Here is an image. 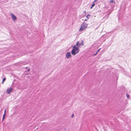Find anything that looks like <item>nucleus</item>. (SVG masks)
Listing matches in <instances>:
<instances>
[{
	"mask_svg": "<svg viewBox=\"0 0 131 131\" xmlns=\"http://www.w3.org/2000/svg\"><path fill=\"white\" fill-rule=\"evenodd\" d=\"M80 51V49L78 47H77L76 46H74L71 52L73 55H75L78 53Z\"/></svg>",
	"mask_w": 131,
	"mask_h": 131,
	"instance_id": "f257e3e1",
	"label": "nucleus"
},
{
	"mask_svg": "<svg viewBox=\"0 0 131 131\" xmlns=\"http://www.w3.org/2000/svg\"><path fill=\"white\" fill-rule=\"evenodd\" d=\"M88 24L85 22H84L81 25L79 30V31H82L87 28Z\"/></svg>",
	"mask_w": 131,
	"mask_h": 131,
	"instance_id": "f03ea898",
	"label": "nucleus"
},
{
	"mask_svg": "<svg viewBox=\"0 0 131 131\" xmlns=\"http://www.w3.org/2000/svg\"><path fill=\"white\" fill-rule=\"evenodd\" d=\"M84 44L83 43V40H82L81 41V43H79V41H78L75 46H76L77 47H78L79 48V47H80L81 46H83Z\"/></svg>",
	"mask_w": 131,
	"mask_h": 131,
	"instance_id": "7ed1b4c3",
	"label": "nucleus"
},
{
	"mask_svg": "<svg viewBox=\"0 0 131 131\" xmlns=\"http://www.w3.org/2000/svg\"><path fill=\"white\" fill-rule=\"evenodd\" d=\"M66 57L67 59H69L71 57V55L70 52H67L66 55Z\"/></svg>",
	"mask_w": 131,
	"mask_h": 131,
	"instance_id": "20e7f679",
	"label": "nucleus"
},
{
	"mask_svg": "<svg viewBox=\"0 0 131 131\" xmlns=\"http://www.w3.org/2000/svg\"><path fill=\"white\" fill-rule=\"evenodd\" d=\"M13 89L12 88H10L7 89L6 92L8 94H9L13 90Z\"/></svg>",
	"mask_w": 131,
	"mask_h": 131,
	"instance_id": "39448f33",
	"label": "nucleus"
},
{
	"mask_svg": "<svg viewBox=\"0 0 131 131\" xmlns=\"http://www.w3.org/2000/svg\"><path fill=\"white\" fill-rule=\"evenodd\" d=\"M11 16L12 19L13 20H15L16 19V16L12 14H11Z\"/></svg>",
	"mask_w": 131,
	"mask_h": 131,
	"instance_id": "423d86ee",
	"label": "nucleus"
},
{
	"mask_svg": "<svg viewBox=\"0 0 131 131\" xmlns=\"http://www.w3.org/2000/svg\"><path fill=\"white\" fill-rule=\"evenodd\" d=\"M95 5V3H93L92 5V6L91 7V8L92 9V8Z\"/></svg>",
	"mask_w": 131,
	"mask_h": 131,
	"instance_id": "0eeeda50",
	"label": "nucleus"
},
{
	"mask_svg": "<svg viewBox=\"0 0 131 131\" xmlns=\"http://www.w3.org/2000/svg\"><path fill=\"white\" fill-rule=\"evenodd\" d=\"M6 110H4V113L3 115V117H5V116L6 115Z\"/></svg>",
	"mask_w": 131,
	"mask_h": 131,
	"instance_id": "6e6552de",
	"label": "nucleus"
},
{
	"mask_svg": "<svg viewBox=\"0 0 131 131\" xmlns=\"http://www.w3.org/2000/svg\"><path fill=\"white\" fill-rule=\"evenodd\" d=\"M110 2L111 3H115L114 1L113 0H111V1H110Z\"/></svg>",
	"mask_w": 131,
	"mask_h": 131,
	"instance_id": "1a4fd4ad",
	"label": "nucleus"
},
{
	"mask_svg": "<svg viewBox=\"0 0 131 131\" xmlns=\"http://www.w3.org/2000/svg\"><path fill=\"white\" fill-rule=\"evenodd\" d=\"M126 96L127 97V98H128V99L129 98V95L128 94H126Z\"/></svg>",
	"mask_w": 131,
	"mask_h": 131,
	"instance_id": "9d476101",
	"label": "nucleus"
},
{
	"mask_svg": "<svg viewBox=\"0 0 131 131\" xmlns=\"http://www.w3.org/2000/svg\"><path fill=\"white\" fill-rule=\"evenodd\" d=\"M90 15H88L87 16H86V18H87L88 19L89 18V16H90Z\"/></svg>",
	"mask_w": 131,
	"mask_h": 131,
	"instance_id": "9b49d317",
	"label": "nucleus"
},
{
	"mask_svg": "<svg viewBox=\"0 0 131 131\" xmlns=\"http://www.w3.org/2000/svg\"><path fill=\"white\" fill-rule=\"evenodd\" d=\"M6 79L5 78H4L2 80V82H3Z\"/></svg>",
	"mask_w": 131,
	"mask_h": 131,
	"instance_id": "f8f14e48",
	"label": "nucleus"
},
{
	"mask_svg": "<svg viewBox=\"0 0 131 131\" xmlns=\"http://www.w3.org/2000/svg\"><path fill=\"white\" fill-rule=\"evenodd\" d=\"M74 116V114H72L71 116V117H73Z\"/></svg>",
	"mask_w": 131,
	"mask_h": 131,
	"instance_id": "ddd939ff",
	"label": "nucleus"
},
{
	"mask_svg": "<svg viewBox=\"0 0 131 131\" xmlns=\"http://www.w3.org/2000/svg\"><path fill=\"white\" fill-rule=\"evenodd\" d=\"M83 13H85V14H86V11L85 10H84V12H83Z\"/></svg>",
	"mask_w": 131,
	"mask_h": 131,
	"instance_id": "4468645a",
	"label": "nucleus"
},
{
	"mask_svg": "<svg viewBox=\"0 0 131 131\" xmlns=\"http://www.w3.org/2000/svg\"><path fill=\"white\" fill-rule=\"evenodd\" d=\"M100 49H99V50H98L97 51V52H99L100 51Z\"/></svg>",
	"mask_w": 131,
	"mask_h": 131,
	"instance_id": "2eb2a0df",
	"label": "nucleus"
},
{
	"mask_svg": "<svg viewBox=\"0 0 131 131\" xmlns=\"http://www.w3.org/2000/svg\"><path fill=\"white\" fill-rule=\"evenodd\" d=\"M4 117H3V116L2 121H3V120L4 119Z\"/></svg>",
	"mask_w": 131,
	"mask_h": 131,
	"instance_id": "dca6fc26",
	"label": "nucleus"
},
{
	"mask_svg": "<svg viewBox=\"0 0 131 131\" xmlns=\"http://www.w3.org/2000/svg\"><path fill=\"white\" fill-rule=\"evenodd\" d=\"M97 52H96V53H95V54H94V55H96V54H97Z\"/></svg>",
	"mask_w": 131,
	"mask_h": 131,
	"instance_id": "f3484780",
	"label": "nucleus"
},
{
	"mask_svg": "<svg viewBox=\"0 0 131 131\" xmlns=\"http://www.w3.org/2000/svg\"><path fill=\"white\" fill-rule=\"evenodd\" d=\"M30 71V69L29 68L28 70V71Z\"/></svg>",
	"mask_w": 131,
	"mask_h": 131,
	"instance_id": "a211bd4d",
	"label": "nucleus"
},
{
	"mask_svg": "<svg viewBox=\"0 0 131 131\" xmlns=\"http://www.w3.org/2000/svg\"><path fill=\"white\" fill-rule=\"evenodd\" d=\"M87 20L86 19H85V21H86Z\"/></svg>",
	"mask_w": 131,
	"mask_h": 131,
	"instance_id": "6ab92c4d",
	"label": "nucleus"
},
{
	"mask_svg": "<svg viewBox=\"0 0 131 131\" xmlns=\"http://www.w3.org/2000/svg\"><path fill=\"white\" fill-rule=\"evenodd\" d=\"M96 0H95V1H94V2H95V1H96Z\"/></svg>",
	"mask_w": 131,
	"mask_h": 131,
	"instance_id": "aec40b11",
	"label": "nucleus"
},
{
	"mask_svg": "<svg viewBox=\"0 0 131 131\" xmlns=\"http://www.w3.org/2000/svg\"><path fill=\"white\" fill-rule=\"evenodd\" d=\"M3 82H2V83H3Z\"/></svg>",
	"mask_w": 131,
	"mask_h": 131,
	"instance_id": "412c9836",
	"label": "nucleus"
}]
</instances>
